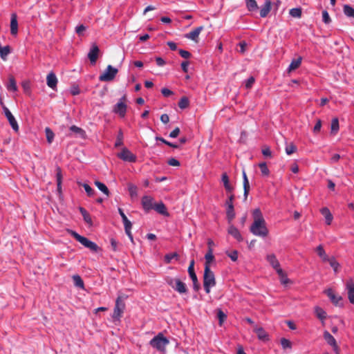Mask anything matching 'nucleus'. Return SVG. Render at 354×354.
Here are the masks:
<instances>
[{
  "instance_id": "1",
  "label": "nucleus",
  "mask_w": 354,
  "mask_h": 354,
  "mask_svg": "<svg viewBox=\"0 0 354 354\" xmlns=\"http://www.w3.org/2000/svg\"><path fill=\"white\" fill-rule=\"evenodd\" d=\"M254 222L250 226V232L255 236L266 237L268 234V230L266 227V221L263 217L259 209H255L253 211Z\"/></svg>"
},
{
  "instance_id": "2",
  "label": "nucleus",
  "mask_w": 354,
  "mask_h": 354,
  "mask_svg": "<svg viewBox=\"0 0 354 354\" xmlns=\"http://www.w3.org/2000/svg\"><path fill=\"white\" fill-rule=\"evenodd\" d=\"M216 286V279L214 272L208 266H205L203 274V287L206 293L210 292L211 288Z\"/></svg>"
},
{
  "instance_id": "3",
  "label": "nucleus",
  "mask_w": 354,
  "mask_h": 354,
  "mask_svg": "<svg viewBox=\"0 0 354 354\" xmlns=\"http://www.w3.org/2000/svg\"><path fill=\"white\" fill-rule=\"evenodd\" d=\"M167 283L179 294H186L188 291L186 284L180 279H174L171 277L165 278Z\"/></svg>"
},
{
  "instance_id": "4",
  "label": "nucleus",
  "mask_w": 354,
  "mask_h": 354,
  "mask_svg": "<svg viewBox=\"0 0 354 354\" xmlns=\"http://www.w3.org/2000/svg\"><path fill=\"white\" fill-rule=\"evenodd\" d=\"M126 298L127 297L124 295H120L118 296L113 314V318L114 319L120 320L122 316L124 310L125 308V304L124 301Z\"/></svg>"
},
{
  "instance_id": "5",
  "label": "nucleus",
  "mask_w": 354,
  "mask_h": 354,
  "mask_svg": "<svg viewBox=\"0 0 354 354\" xmlns=\"http://www.w3.org/2000/svg\"><path fill=\"white\" fill-rule=\"evenodd\" d=\"M169 342L162 333H158L149 342V344L159 351H164Z\"/></svg>"
},
{
  "instance_id": "6",
  "label": "nucleus",
  "mask_w": 354,
  "mask_h": 354,
  "mask_svg": "<svg viewBox=\"0 0 354 354\" xmlns=\"http://www.w3.org/2000/svg\"><path fill=\"white\" fill-rule=\"evenodd\" d=\"M72 235L78 242L82 244L84 247L90 249L91 251L97 252L99 249V247L95 243L88 240L84 236L80 235L77 232H72Z\"/></svg>"
},
{
  "instance_id": "7",
  "label": "nucleus",
  "mask_w": 354,
  "mask_h": 354,
  "mask_svg": "<svg viewBox=\"0 0 354 354\" xmlns=\"http://www.w3.org/2000/svg\"><path fill=\"white\" fill-rule=\"evenodd\" d=\"M118 72L117 68H113L111 65H108L104 72L100 75L99 80L102 82H111L115 78Z\"/></svg>"
},
{
  "instance_id": "8",
  "label": "nucleus",
  "mask_w": 354,
  "mask_h": 354,
  "mask_svg": "<svg viewBox=\"0 0 354 354\" xmlns=\"http://www.w3.org/2000/svg\"><path fill=\"white\" fill-rule=\"evenodd\" d=\"M126 101V96L124 95L120 101L115 105L113 108V111L115 113L119 114V115L122 118L125 116L127 112V105L124 102Z\"/></svg>"
},
{
  "instance_id": "9",
  "label": "nucleus",
  "mask_w": 354,
  "mask_h": 354,
  "mask_svg": "<svg viewBox=\"0 0 354 354\" xmlns=\"http://www.w3.org/2000/svg\"><path fill=\"white\" fill-rule=\"evenodd\" d=\"M118 157L126 162H135L136 161V156L126 147L122 149L121 152L118 154Z\"/></svg>"
},
{
  "instance_id": "10",
  "label": "nucleus",
  "mask_w": 354,
  "mask_h": 354,
  "mask_svg": "<svg viewBox=\"0 0 354 354\" xmlns=\"http://www.w3.org/2000/svg\"><path fill=\"white\" fill-rule=\"evenodd\" d=\"M324 338L325 341L327 342L328 344L331 346L333 348V351L339 354V348L337 344V342L334 337L327 330H325L324 332Z\"/></svg>"
},
{
  "instance_id": "11",
  "label": "nucleus",
  "mask_w": 354,
  "mask_h": 354,
  "mask_svg": "<svg viewBox=\"0 0 354 354\" xmlns=\"http://www.w3.org/2000/svg\"><path fill=\"white\" fill-rule=\"evenodd\" d=\"M100 53V49L96 44H93L91 48L90 49L89 53H88V57L91 64H95L97 58L98 54Z\"/></svg>"
},
{
  "instance_id": "12",
  "label": "nucleus",
  "mask_w": 354,
  "mask_h": 354,
  "mask_svg": "<svg viewBox=\"0 0 354 354\" xmlns=\"http://www.w3.org/2000/svg\"><path fill=\"white\" fill-rule=\"evenodd\" d=\"M325 293L330 299L331 302L335 306H342V297L339 295H336L332 289L329 288L325 291Z\"/></svg>"
},
{
  "instance_id": "13",
  "label": "nucleus",
  "mask_w": 354,
  "mask_h": 354,
  "mask_svg": "<svg viewBox=\"0 0 354 354\" xmlns=\"http://www.w3.org/2000/svg\"><path fill=\"white\" fill-rule=\"evenodd\" d=\"M346 288L348 290V298L349 301L354 304V281L352 279L346 281Z\"/></svg>"
},
{
  "instance_id": "14",
  "label": "nucleus",
  "mask_w": 354,
  "mask_h": 354,
  "mask_svg": "<svg viewBox=\"0 0 354 354\" xmlns=\"http://www.w3.org/2000/svg\"><path fill=\"white\" fill-rule=\"evenodd\" d=\"M203 30V26H199L185 35V37L196 42L198 41V36Z\"/></svg>"
},
{
  "instance_id": "15",
  "label": "nucleus",
  "mask_w": 354,
  "mask_h": 354,
  "mask_svg": "<svg viewBox=\"0 0 354 354\" xmlns=\"http://www.w3.org/2000/svg\"><path fill=\"white\" fill-rule=\"evenodd\" d=\"M242 174H243V190H244L243 196H244V201H245L248 198V196L250 192V183H249V180H248V176L246 175L245 170H243Z\"/></svg>"
},
{
  "instance_id": "16",
  "label": "nucleus",
  "mask_w": 354,
  "mask_h": 354,
  "mask_svg": "<svg viewBox=\"0 0 354 354\" xmlns=\"http://www.w3.org/2000/svg\"><path fill=\"white\" fill-rule=\"evenodd\" d=\"M46 82L48 87L55 90L57 84V78L55 73H50L46 77Z\"/></svg>"
},
{
  "instance_id": "17",
  "label": "nucleus",
  "mask_w": 354,
  "mask_h": 354,
  "mask_svg": "<svg viewBox=\"0 0 354 354\" xmlns=\"http://www.w3.org/2000/svg\"><path fill=\"white\" fill-rule=\"evenodd\" d=\"M153 198L149 196H144L142 198V205L144 209L147 212L149 210L153 209L154 206L153 205Z\"/></svg>"
},
{
  "instance_id": "18",
  "label": "nucleus",
  "mask_w": 354,
  "mask_h": 354,
  "mask_svg": "<svg viewBox=\"0 0 354 354\" xmlns=\"http://www.w3.org/2000/svg\"><path fill=\"white\" fill-rule=\"evenodd\" d=\"M18 32V22L17 17L15 13L11 15L10 19V33L12 35H16Z\"/></svg>"
},
{
  "instance_id": "19",
  "label": "nucleus",
  "mask_w": 354,
  "mask_h": 354,
  "mask_svg": "<svg viewBox=\"0 0 354 354\" xmlns=\"http://www.w3.org/2000/svg\"><path fill=\"white\" fill-rule=\"evenodd\" d=\"M272 8V3L270 0H266L264 5L260 9L261 17H266Z\"/></svg>"
},
{
  "instance_id": "20",
  "label": "nucleus",
  "mask_w": 354,
  "mask_h": 354,
  "mask_svg": "<svg viewBox=\"0 0 354 354\" xmlns=\"http://www.w3.org/2000/svg\"><path fill=\"white\" fill-rule=\"evenodd\" d=\"M266 259L269 262L270 266L276 270V272L279 270V268H281L279 262L277 260L275 254H268L266 257Z\"/></svg>"
},
{
  "instance_id": "21",
  "label": "nucleus",
  "mask_w": 354,
  "mask_h": 354,
  "mask_svg": "<svg viewBox=\"0 0 354 354\" xmlns=\"http://www.w3.org/2000/svg\"><path fill=\"white\" fill-rule=\"evenodd\" d=\"M320 212L324 216L325 220H326V223L328 225H330L332 223V221L333 219V216L332 214L330 213L329 209L326 207H322L320 209Z\"/></svg>"
},
{
  "instance_id": "22",
  "label": "nucleus",
  "mask_w": 354,
  "mask_h": 354,
  "mask_svg": "<svg viewBox=\"0 0 354 354\" xmlns=\"http://www.w3.org/2000/svg\"><path fill=\"white\" fill-rule=\"evenodd\" d=\"M221 180L223 183L225 190L229 193H232L234 189V187L230 183L229 177L226 173H223L222 174Z\"/></svg>"
},
{
  "instance_id": "23",
  "label": "nucleus",
  "mask_w": 354,
  "mask_h": 354,
  "mask_svg": "<svg viewBox=\"0 0 354 354\" xmlns=\"http://www.w3.org/2000/svg\"><path fill=\"white\" fill-rule=\"evenodd\" d=\"M254 331L257 335L259 339H261L263 341L268 339V333L265 331V330L263 328L258 327L257 326H254Z\"/></svg>"
},
{
  "instance_id": "24",
  "label": "nucleus",
  "mask_w": 354,
  "mask_h": 354,
  "mask_svg": "<svg viewBox=\"0 0 354 354\" xmlns=\"http://www.w3.org/2000/svg\"><path fill=\"white\" fill-rule=\"evenodd\" d=\"M228 233L232 235L238 241H242L243 237L239 230L233 225L230 226L228 228Z\"/></svg>"
},
{
  "instance_id": "25",
  "label": "nucleus",
  "mask_w": 354,
  "mask_h": 354,
  "mask_svg": "<svg viewBox=\"0 0 354 354\" xmlns=\"http://www.w3.org/2000/svg\"><path fill=\"white\" fill-rule=\"evenodd\" d=\"M301 61H302L301 57H299L297 59H292L290 64L289 65L288 68V73H290V72L296 70L297 68H298L301 64Z\"/></svg>"
},
{
  "instance_id": "26",
  "label": "nucleus",
  "mask_w": 354,
  "mask_h": 354,
  "mask_svg": "<svg viewBox=\"0 0 354 354\" xmlns=\"http://www.w3.org/2000/svg\"><path fill=\"white\" fill-rule=\"evenodd\" d=\"M153 209L157 212H158L159 214H162V215H164V216H168L169 214L167 211V208H166V206L165 205L162 203V202H160L158 204H156L154 205V207Z\"/></svg>"
},
{
  "instance_id": "27",
  "label": "nucleus",
  "mask_w": 354,
  "mask_h": 354,
  "mask_svg": "<svg viewBox=\"0 0 354 354\" xmlns=\"http://www.w3.org/2000/svg\"><path fill=\"white\" fill-rule=\"evenodd\" d=\"M315 313L318 319H319L322 324H324V319L326 318V313L322 308L316 306L315 308Z\"/></svg>"
},
{
  "instance_id": "28",
  "label": "nucleus",
  "mask_w": 354,
  "mask_h": 354,
  "mask_svg": "<svg viewBox=\"0 0 354 354\" xmlns=\"http://www.w3.org/2000/svg\"><path fill=\"white\" fill-rule=\"evenodd\" d=\"M279 276L280 281L283 285H287L290 283V280L288 278L286 274L283 272L281 268H279L277 271Z\"/></svg>"
},
{
  "instance_id": "29",
  "label": "nucleus",
  "mask_w": 354,
  "mask_h": 354,
  "mask_svg": "<svg viewBox=\"0 0 354 354\" xmlns=\"http://www.w3.org/2000/svg\"><path fill=\"white\" fill-rule=\"evenodd\" d=\"M245 4L248 10L250 12L257 11L259 6L255 0H245Z\"/></svg>"
},
{
  "instance_id": "30",
  "label": "nucleus",
  "mask_w": 354,
  "mask_h": 354,
  "mask_svg": "<svg viewBox=\"0 0 354 354\" xmlns=\"http://www.w3.org/2000/svg\"><path fill=\"white\" fill-rule=\"evenodd\" d=\"M10 53V47L9 46H1L0 45V57L3 60L7 59V56Z\"/></svg>"
},
{
  "instance_id": "31",
  "label": "nucleus",
  "mask_w": 354,
  "mask_h": 354,
  "mask_svg": "<svg viewBox=\"0 0 354 354\" xmlns=\"http://www.w3.org/2000/svg\"><path fill=\"white\" fill-rule=\"evenodd\" d=\"M79 209H80V212L81 214L83 216L84 221L86 223H88L89 225H91L93 223H92V220H91V216L88 213V212L84 207H80L79 208Z\"/></svg>"
},
{
  "instance_id": "32",
  "label": "nucleus",
  "mask_w": 354,
  "mask_h": 354,
  "mask_svg": "<svg viewBox=\"0 0 354 354\" xmlns=\"http://www.w3.org/2000/svg\"><path fill=\"white\" fill-rule=\"evenodd\" d=\"M205 266H208L209 268H210V263L214 259L212 248L208 249V251L205 256Z\"/></svg>"
},
{
  "instance_id": "33",
  "label": "nucleus",
  "mask_w": 354,
  "mask_h": 354,
  "mask_svg": "<svg viewBox=\"0 0 354 354\" xmlns=\"http://www.w3.org/2000/svg\"><path fill=\"white\" fill-rule=\"evenodd\" d=\"M339 120L338 118H335L331 121L330 125V133L331 134L335 135L339 131Z\"/></svg>"
},
{
  "instance_id": "34",
  "label": "nucleus",
  "mask_w": 354,
  "mask_h": 354,
  "mask_svg": "<svg viewBox=\"0 0 354 354\" xmlns=\"http://www.w3.org/2000/svg\"><path fill=\"white\" fill-rule=\"evenodd\" d=\"M192 282H193V288L195 291L198 292L200 288H201V286H200V283L198 282V278H197V276L196 274V273H192V274H189Z\"/></svg>"
},
{
  "instance_id": "35",
  "label": "nucleus",
  "mask_w": 354,
  "mask_h": 354,
  "mask_svg": "<svg viewBox=\"0 0 354 354\" xmlns=\"http://www.w3.org/2000/svg\"><path fill=\"white\" fill-rule=\"evenodd\" d=\"M95 185L102 192H103L107 196H109V194H110L109 190L104 183L96 180V181H95Z\"/></svg>"
},
{
  "instance_id": "36",
  "label": "nucleus",
  "mask_w": 354,
  "mask_h": 354,
  "mask_svg": "<svg viewBox=\"0 0 354 354\" xmlns=\"http://www.w3.org/2000/svg\"><path fill=\"white\" fill-rule=\"evenodd\" d=\"M7 119L12 129L15 131L17 132L19 131V125L13 115L11 114L10 115H8V117H7Z\"/></svg>"
},
{
  "instance_id": "37",
  "label": "nucleus",
  "mask_w": 354,
  "mask_h": 354,
  "mask_svg": "<svg viewBox=\"0 0 354 354\" xmlns=\"http://www.w3.org/2000/svg\"><path fill=\"white\" fill-rule=\"evenodd\" d=\"M70 130L75 133L79 135L81 138H84L86 136V132L82 128H80L75 125H73L70 127Z\"/></svg>"
},
{
  "instance_id": "38",
  "label": "nucleus",
  "mask_w": 354,
  "mask_h": 354,
  "mask_svg": "<svg viewBox=\"0 0 354 354\" xmlns=\"http://www.w3.org/2000/svg\"><path fill=\"white\" fill-rule=\"evenodd\" d=\"M326 261L329 263L330 266L333 268L334 272L335 273H337L339 268V263L336 261L335 257L328 258V260H326Z\"/></svg>"
},
{
  "instance_id": "39",
  "label": "nucleus",
  "mask_w": 354,
  "mask_h": 354,
  "mask_svg": "<svg viewBox=\"0 0 354 354\" xmlns=\"http://www.w3.org/2000/svg\"><path fill=\"white\" fill-rule=\"evenodd\" d=\"M189 106V100L187 97H182L178 102V106L181 109H185Z\"/></svg>"
},
{
  "instance_id": "40",
  "label": "nucleus",
  "mask_w": 354,
  "mask_h": 354,
  "mask_svg": "<svg viewBox=\"0 0 354 354\" xmlns=\"http://www.w3.org/2000/svg\"><path fill=\"white\" fill-rule=\"evenodd\" d=\"M316 252H317V254L324 261H326L328 260V256L325 252V250H324V248L322 245H319L316 248Z\"/></svg>"
},
{
  "instance_id": "41",
  "label": "nucleus",
  "mask_w": 354,
  "mask_h": 354,
  "mask_svg": "<svg viewBox=\"0 0 354 354\" xmlns=\"http://www.w3.org/2000/svg\"><path fill=\"white\" fill-rule=\"evenodd\" d=\"M285 151L287 155H291L297 151V147L293 142L287 143Z\"/></svg>"
},
{
  "instance_id": "42",
  "label": "nucleus",
  "mask_w": 354,
  "mask_h": 354,
  "mask_svg": "<svg viewBox=\"0 0 354 354\" xmlns=\"http://www.w3.org/2000/svg\"><path fill=\"white\" fill-rule=\"evenodd\" d=\"M128 190L131 198L138 196V187L132 183H128Z\"/></svg>"
},
{
  "instance_id": "43",
  "label": "nucleus",
  "mask_w": 354,
  "mask_h": 354,
  "mask_svg": "<svg viewBox=\"0 0 354 354\" xmlns=\"http://www.w3.org/2000/svg\"><path fill=\"white\" fill-rule=\"evenodd\" d=\"M7 88L8 91H16L17 90L16 81H15L14 77L10 76L9 77V83L7 86Z\"/></svg>"
},
{
  "instance_id": "44",
  "label": "nucleus",
  "mask_w": 354,
  "mask_h": 354,
  "mask_svg": "<svg viewBox=\"0 0 354 354\" xmlns=\"http://www.w3.org/2000/svg\"><path fill=\"white\" fill-rule=\"evenodd\" d=\"M73 282H74V285L76 286V287H78V288H84V281L82 279V278L80 277V276L76 274V275H73Z\"/></svg>"
},
{
  "instance_id": "45",
  "label": "nucleus",
  "mask_w": 354,
  "mask_h": 354,
  "mask_svg": "<svg viewBox=\"0 0 354 354\" xmlns=\"http://www.w3.org/2000/svg\"><path fill=\"white\" fill-rule=\"evenodd\" d=\"M259 167L261 170V175L263 176H268L270 174V170L266 162H261L259 164Z\"/></svg>"
},
{
  "instance_id": "46",
  "label": "nucleus",
  "mask_w": 354,
  "mask_h": 354,
  "mask_svg": "<svg viewBox=\"0 0 354 354\" xmlns=\"http://www.w3.org/2000/svg\"><path fill=\"white\" fill-rule=\"evenodd\" d=\"M289 14L295 18H300L301 17L302 11L300 8H292L289 11Z\"/></svg>"
},
{
  "instance_id": "47",
  "label": "nucleus",
  "mask_w": 354,
  "mask_h": 354,
  "mask_svg": "<svg viewBox=\"0 0 354 354\" xmlns=\"http://www.w3.org/2000/svg\"><path fill=\"white\" fill-rule=\"evenodd\" d=\"M45 133H46V136L47 142L49 144H51L52 142L53 141V139H54V137H55L54 133L53 132V131L49 127H46L45 129Z\"/></svg>"
},
{
  "instance_id": "48",
  "label": "nucleus",
  "mask_w": 354,
  "mask_h": 354,
  "mask_svg": "<svg viewBox=\"0 0 354 354\" xmlns=\"http://www.w3.org/2000/svg\"><path fill=\"white\" fill-rule=\"evenodd\" d=\"M118 212L122 217L124 227L127 226L128 227L129 225H132L131 222L127 218V216L125 215V214L124 213L123 210L121 208L118 209Z\"/></svg>"
},
{
  "instance_id": "49",
  "label": "nucleus",
  "mask_w": 354,
  "mask_h": 354,
  "mask_svg": "<svg viewBox=\"0 0 354 354\" xmlns=\"http://www.w3.org/2000/svg\"><path fill=\"white\" fill-rule=\"evenodd\" d=\"M344 13L347 17L354 18V8L348 5L344 6Z\"/></svg>"
},
{
  "instance_id": "50",
  "label": "nucleus",
  "mask_w": 354,
  "mask_h": 354,
  "mask_svg": "<svg viewBox=\"0 0 354 354\" xmlns=\"http://www.w3.org/2000/svg\"><path fill=\"white\" fill-rule=\"evenodd\" d=\"M261 152H262V154L263 155V156L266 158H271L272 157V151H271L270 148L267 145L263 146Z\"/></svg>"
},
{
  "instance_id": "51",
  "label": "nucleus",
  "mask_w": 354,
  "mask_h": 354,
  "mask_svg": "<svg viewBox=\"0 0 354 354\" xmlns=\"http://www.w3.org/2000/svg\"><path fill=\"white\" fill-rule=\"evenodd\" d=\"M226 214L228 221H232L235 217L234 206L227 207Z\"/></svg>"
},
{
  "instance_id": "52",
  "label": "nucleus",
  "mask_w": 354,
  "mask_h": 354,
  "mask_svg": "<svg viewBox=\"0 0 354 354\" xmlns=\"http://www.w3.org/2000/svg\"><path fill=\"white\" fill-rule=\"evenodd\" d=\"M217 317L218 319L219 325L221 326L227 318V315L221 310L217 311Z\"/></svg>"
},
{
  "instance_id": "53",
  "label": "nucleus",
  "mask_w": 354,
  "mask_h": 354,
  "mask_svg": "<svg viewBox=\"0 0 354 354\" xmlns=\"http://www.w3.org/2000/svg\"><path fill=\"white\" fill-rule=\"evenodd\" d=\"M281 345L283 349H287V348L290 349L292 348L291 342L286 338L281 339Z\"/></svg>"
},
{
  "instance_id": "54",
  "label": "nucleus",
  "mask_w": 354,
  "mask_h": 354,
  "mask_svg": "<svg viewBox=\"0 0 354 354\" xmlns=\"http://www.w3.org/2000/svg\"><path fill=\"white\" fill-rule=\"evenodd\" d=\"M123 145V133L121 130H120L117 139L115 143V147H118L120 146H122Z\"/></svg>"
},
{
  "instance_id": "55",
  "label": "nucleus",
  "mask_w": 354,
  "mask_h": 354,
  "mask_svg": "<svg viewBox=\"0 0 354 354\" xmlns=\"http://www.w3.org/2000/svg\"><path fill=\"white\" fill-rule=\"evenodd\" d=\"M86 30V26H85L84 24H80L75 28V32L78 35L79 37H81L84 35V32Z\"/></svg>"
},
{
  "instance_id": "56",
  "label": "nucleus",
  "mask_w": 354,
  "mask_h": 354,
  "mask_svg": "<svg viewBox=\"0 0 354 354\" xmlns=\"http://www.w3.org/2000/svg\"><path fill=\"white\" fill-rule=\"evenodd\" d=\"M178 257L176 252L169 253L165 256V261L167 263H169L174 258H177Z\"/></svg>"
},
{
  "instance_id": "57",
  "label": "nucleus",
  "mask_w": 354,
  "mask_h": 354,
  "mask_svg": "<svg viewBox=\"0 0 354 354\" xmlns=\"http://www.w3.org/2000/svg\"><path fill=\"white\" fill-rule=\"evenodd\" d=\"M82 186L88 196H92L94 195L95 191L88 184L84 183L82 185Z\"/></svg>"
},
{
  "instance_id": "58",
  "label": "nucleus",
  "mask_w": 354,
  "mask_h": 354,
  "mask_svg": "<svg viewBox=\"0 0 354 354\" xmlns=\"http://www.w3.org/2000/svg\"><path fill=\"white\" fill-rule=\"evenodd\" d=\"M227 254L233 261H236L238 259V252L236 250H233L231 252H227Z\"/></svg>"
},
{
  "instance_id": "59",
  "label": "nucleus",
  "mask_w": 354,
  "mask_h": 354,
  "mask_svg": "<svg viewBox=\"0 0 354 354\" xmlns=\"http://www.w3.org/2000/svg\"><path fill=\"white\" fill-rule=\"evenodd\" d=\"M322 19L325 24H329L330 21V16L326 10L322 12Z\"/></svg>"
},
{
  "instance_id": "60",
  "label": "nucleus",
  "mask_w": 354,
  "mask_h": 354,
  "mask_svg": "<svg viewBox=\"0 0 354 354\" xmlns=\"http://www.w3.org/2000/svg\"><path fill=\"white\" fill-rule=\"evenodd\" d=\"M321 128H322V120L320 119H317V122L313 128V132L315 133H319Z\"/></svg>"
},
{
  "instance_id": "61",
  "label": "nucleus",
  "mask_w": 354,
  "mask_h": 354,
  "mask_svg": "<svg viewBox=\"0 0 354 354\" xmlns=\"http://www.w3.org/2000/svg\"><path fill=\"white\" fill-rule=\"evenodd\" d=\"M179 54L185 59H188L191 57V53L189 51L183 49L179 50Z\"/></svg>"
},
{
  "instance_id": "62",
  "label": "nucleus",
  "mask_w": 354,
  "mask_h": 354,
  "mask_svg": "<svg viewBox=\"0 0 354 354\" xmlns=\"http://www.w3.org/2000/svg\"><path fill=\"white\" fill-rule=\"evenodd\" d=\"M167 163L170 165V166H174V167H178L180 165V162L176 160V158H170L168 161H167Z\"/></svg>"
},
{
  "instance_id": "63",
  "label": "nucleus",
  "mask_w": 354,
  "mask_h": 354,
  "mask_svg": "<svg viewBox=\"0 0 354 354\" xmlns=\"http://www.w3.org/2000/svg\"><path fill=\"white\" fill-rule=\"evenodd\" d=\"M254 78L253 77H249L245 82V88H250L254 83Z\"/></svg>"
},
{
  "instance_id": "64",
  "label": "nucleus",
  "mask_w": 354,
  "mask_h": 354,
  "mask_svg": "<svg viewBox=\"0 0 354 354\" xmlns=\"http://www.w3.org/2000/svg\"><path fill=\"white\" fill-rule=\"evenodd\" d=\"M161 93L162 94L165 96V97H169L171 96V95L174 94L173 91H171V90H169V88H162L161 90Z\"/></svg>"
}]
</instances>
